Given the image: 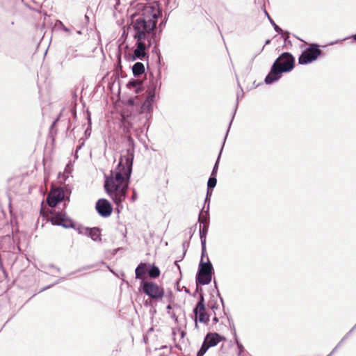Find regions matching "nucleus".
Segmentation results:
<instances>
[{"mask_svg": "<svg viewBox=\"0 0 356 356\" xmlns=\"http://www.w3.org/2000/svg\"><path fill=\"white\" fill-rule=\"evenodd\" d=\"M134 158V148L127 149L126 154L120 157V162L110 176H106L104 188L109 197L118 207L124 201L132 172Z\"/></svg>", "mask_w": 356, "mask_h": 356, "instance_id": "nucleus-1", "label": "nucleus"}, {"mask_svg": "<svg viewBox=\"0 0 356 356\" xmlns=\"http://www.w3.org/2000/svg\"><path fill=\"white\" fill-rule=\"evenodd\" d=\"M159 15V10L156 7L152 6H145L143 10L142 16L137 18L133 22L134 39L137 40H147L148 41V46H149V36L156 27Z\"/></svg>", "mask_w": 356, "mask_h": 356, "instance_id": "nucleus-2", "label": "nucleus"}, {"mask_svg": "<svg viewBox=\"0 0 356 356\" xmlns=\"http://www.w3.org/2000/svg\"><path fill=\"white\" fill-rule=\"evenodd\" d=\"M294 67V58L288 52L281 54L274 62L270 72L265 79L266 84H271L281 78L282 74L290 72Z\"/></svg>", "mask_w": 356, "mask_h": 356, "instance_id": "nucleus-3", "label": "nucleus"}, {"mask_svg": "<svg viewBox=\"0 0 356 356\" xmlns=\"http://www.w3.org/2000/svg\"><path fill=\"white\" fill-rule=\"evenodd\" d=\"M140 286L143 291L152 299H161L164 296L163 287L153 282L142 280Z\"/></svg>", "mask_w": 356, "mask_h": 356, "instance_id": "nucleus-4", "label": "nucleus"}, {"mask_svg": "<svg viewBox=\"0 0 356 356\" xmlns=\"http://www.w3.org/2000/svg\"><path fill=\"white\" fill-rule=\"evenodd\" d=\"M203 256L202 255V258ZM213 266L211 263L208 260L204 263L202 259L200 264V268L197 275L196 282L198 284L205 285L210 283L211 280V273Z\"/></svg>", "mask_w": 356, "mask_h": 356, "instance_id": "nucleus-5", "label": "nucleus"}, {"mask_svg": "<svg viewBox=\"0 0 356 356\" xmlns=\"http://www.w3.org/2000/svg\"><path fill=\"white\" fill-rule=\"evenodd\" d=\"M321 54V51L316 44L312 45L300 56L298 61L300 65H306L315 60Z\"/></svg>", "mask_w": 356, "mask_h": 356, "instance_id": "nucleus-6", "label": "nucleus"}, {"mask_svg": "<svg viewBox=\"0 0 356 356\" xmlns=\"http://www.w3.org/2000/svg\"><path fill=\"white\" fill-rule=\"evenodd\" d=\"M52 225L62 226L65 228L74 227L72 220L63 212H56L53 213L50 218Z\"/></svg>", "mask_w": 356, "mask_h": 356, "instance_id": "nucleus-7", "label": "nucleus"}, {"mask_svg": "<svg viewBox=\"0 0 356 356\" xmlns=\"http://www.w3.org/2000/svg\"><path fill=\"white\" fill-rule=\"evenodd\" d=\"M193 313L195 315V327L198 329L197 322L207 325L209 321V315L207 314L206 307L202 304L200 305L199 308H194Z\"/></svg>", "mask_w": 356, "mask_h": 356, "instance_id": "nucleus-8", "label": "nucleus"}, {"mask_svg": "<svg viewBox=\"0 0 356 356\" xmlns=\"http://www.w3.org/2000/svg\"><path fill=\"white\" fill-rule=\"evenodd\" d=\"M95 207L98 213L102 217H108L113 211L111 203L106 199H99Z\"/></svg>", "mask_w": 356, "mask_h": 356, "instance_id": "nucleus-9", "label": "nucleus"}, {"mask_svg": "<svg viewBox=\"0 0 356 356\" xmlns=\"http://www.w3.org/2000/svg\"><path fill=\"white\" fill-rule=\"evenodd\" d=\"M63 198V190L61 188H55L49 193L47 202L49 207H54L59 202L62 201Z\"/></svg>", "mask_w": 356, "mask_h": 356, "instance_id": "nucleus-10", "label": "nucleus"}, {"mask_svg": "<svg viewBox=\"0 0 356 356\" xmlns=\"http://www.w3.org/2000/svg\"><path fill=\"white\" fill-rule=\"evenodd\" d=\"M198 220L200 222V239H201L202 256H204V252H206V235H207V233L208 231V225H204L202 227L201 224L204 223V221L201 217V215H200Z\"/></svg>", "mask_w": 356, "mask_h": 356, "instance_id": "nucleus-11", "label": "nucleus"}, {"mask_svg": "<svg viewBox=\"0 0 356 356\" xmlns=\"http://www.w3.org/2000/svg\"><path fill=\"white\" fill-rule=\"evenodd\" d=\"M222 340H225V337H221L218 333H209L206 335L204 342L207 344L209 347H213L216 346Z\"/></svg>", "mask_w": 356, "mask_h": 356, "instance_id": "nucleus-12", "label": "nucleus"}, {"mask_svg": "<svg viewBox=\"0 0 356 356\" xmlns=\"http://www.w3.org/2000/svg\"><path fill=\"white\" fill-rule=\"evenodd\" d=\"M137 46L134 50V59L143 60L146 56V44L144 40H137Z\"/></svg>", "mask_w": 356, "mask_h": 356, "instance_id": "nucleus-13", "label": "nucleus"}, {"mask_svg": "<svg viewBox=\"0 0 356 356\" xmlns=\"http://www.w3.org/2000/svg\"><path fill=\"white\" fill-rule=\"evenodd\" d=\"M86 234L88 235L95 241H101L100 230L97 227L86 228Z\"/></svg>", "mask_w": 356, "mask_h": 356, "instance_id": "nucleus-14", "label": "nucleus"}, {"mask_svg": "<svg viewBox=\"0 0 356 356\" xmlns=\"http://www.w3.org/2000/svg\"><path fill=\"white\" fill-rule=\"evenodd\" d=\"M155 97V92L153 90L149 89V94L147 99L144 102L142 108L143 110L147 109L149 110L152 107V102H154V98Z\"/></svg>", "mask_w": 356, "mask_h": 356, "instance_id": "nucleus-15", "label": "nucleus"}, {"mask_svg": "<svg viewBox=\"0 0 356 356\" xmlns=\"http://www.w3.org/2000/svg\"><path fill=\"white\" fill-rule=\"evenodd\" d=\"M147 272V264L145 263H140L135 270L136 279H141Z\"/></svg>", "mask_w": 356, "mask_h": 356, "instance_id": "nucleus-16", "label": "nucleus"}, {"mask_svg": "<svg viewBox=\"0 0 356 356\" xmlns=\"http://www.w3.org/2000/svg\"><path fill=\"white\" fill-rule=\"evenodd\" d=\"M132 72L135 76L141 75L145 72V66L140 62L136 63L132 67Z\"/></svg>", "mask_w": 356, "mask_h": 356, "instance_id": "nucleus-17", "label": "nucleus"}, {"mask_svg": "<svg viewBox=\"0 0 356 356\" xmlns=\"http://www.w3.org/2000/svg\"><path fill=\"white\" fill-rule=\"evenodd\" d=\"M147 273L151 278H157L161 273L159 268L154 265H152L149 269L147 270Z\"/></svg>", "mask_w": 356, "mask_h": 356, "instance_id": "nucleus-18", "label": "nucleus"}, {"mask_svg": "<svg viewBox=\"0 0 356 356\" xmlns=\"http://www.w3.org/2000/svg\"><path fill=\"white\" fill-rule=\"evenodd\" d=\"M216 183H217V179L216 178V177L211 176V177L208 180L207 186L209 188L212 189L216 186Z\"/></svg>", "mask_w": 356, "mask_h": 356, "instance_id": "nucleus-19", "label": "nucleus"}, {"mask_svg": "<svg viewBox=\"0 0 356 356\" xmlns=\"http://www.w3.org/2000/svg\"><path fill=\"white\" fill-rule=\"evenodd\" d=\"M209 348V346L207 344H206L204 342H203L200 350L197 353V356H202L204 354H205V353L207 351Z\"/></svg>", "mask_w": 356, "mask_h": 356, "instance_id": "nucleus-20", "label": "nucleus"}, {"mask_svg": "<svg viewBox=\"0 0 356 356\" xmlns=\"http://www.w3.org/2000/svg\"><path fill=\"white\" fill-rule=\"evenodd\" d=\"M221 149H222V148ZM220 152H222V150H220ZM220 154H221V152H220V154L218 155V159H217V161L215 163V165H214L213 169L212 172H211V176L216 177V175L217 170H218V161H219V159L220 157Z\"/></svg>", "mask_w": 356, "mask_h": 356, "instance_id": "nucleus-21", "label": "nucleus"}, {"mask_svg": "<svg viewBox=\"0 0 356 356\" xmlns=\"http://www.w3.org/2000/svg\"><path fill=\"white\" fill-rule=\"evenodd\" d=\"M270 23L273 24V27H274V29L278 33H281L282 32V30L281 28H280L275 23V22L272 19H270Z\"/></svg>", "mask_w": 356, "mask_h": 356, "instance_id": "nucleus-22", "label": "nucleus"}, {"mask_svg": "<svg viewBox=\"0 0 356 356\" xmlns=\"http://www.w3.org/2000/svg\"><path fill=\"white\" fill-rule=\"evenodd\" d=\"M204 302V297L201 295L200 297V300L198 301V302L195 308H199V306L200 304H202L203 306H205Z\"/></svg>", "mask_w": 356, "mask_h": 356, "instance_id": "nucleus-23", "label": "nucleus"}, {"mask_svg": "<svg viewBox=\"0 0 356 356\" xmlns=\"http://www.w3.org/2000/svg\"><path fill=\"white\" fill-rule=\"evenodd\" d=\"M138 198V195H137V193L136 191L134 189L133 190V194H132V196H131V200L133 202L136 201Z\"/></svg>", "mask_w": 356, "mask_h": 356, "instance_id": "nucleus-24", "label": "nucleus"}, {"mask_svg": "<svg viewBox=\"0 0 356 356\" xmlns=\"http://www.w3.org/2000/svg\"><path fill=\"white\" fill-rule=\"evenodd\" d=\"M236 344L238 346V348L239 349V354L241 353V352L243 350V346H242V344H241L238 340H236Z\"/></svg>", "mask_w": 356, "mask_h": 356, "instance_id": "nucleus-25", "label": "nucleus"}, {"mask_svg": "<svg viewBox=\"0 0 356 356\" xmlns=\"http://www.w3.org/2000/svg\"><path fill=\"white\" fill-rule=\"evenodd\" d=\"M210 201V197H209V190H207V197L205 198V202Z\"/></svg>", "mask_w": 356, "mask_h": 356, "instance_id": "nucleus-26", "label": "nucleus"}, {"mask_svg": "<svg viewBox=\"0 0 356 356\" xmlns=\"http://www.w3.org/2000/svg\"><path fill=\"white\" fill-rule=\"evenodd\" d=\"M175 265L177 267V268H178L179 270H180V266H179V265L178 264V261H176L175 262Z\"/></svg>", "mask_w": 356, "mask_h": 356, "instance_id": "nucleus-27", "label": "nucleus"}, {"mask_svg": "<svg viewBox=\"0 0 356 356\" xmlns=\"http://www.w3.org/2000/svg\"><path fill=\"white\" fill-rule=\"evenodd\" d=\"M207 190H209V197H210L211 195L212 189L208 188Z\"/></svg>", "mask_w": 356, "mask_h": 356, "instance_id": "nucleus-28", "label": "nucleus"}, {"mask_svg": "<svg viewBox=\"0 0 356 356\" xmlns=\"http://www.w3.org/2000/svg\"><path fill=\"white\" fill-rule=\"evenodd\" d=\"M265 14H266V15L268 17V19L270 20V19H271V18H270V17L269 16L268 13L266 10H265Z\"/></svg>", "mask_w": 356, "mask_h": 356, "instance_id": "nucleus-29", "label": "nucleus"}, {"mask_svg": "<svg viewBox=\"0 0 356 356\" xmlns=\"http://www.w3.org/2000/svg\"><path fill=\"white\" fill-rule=\"evenodd\" d=\"M63 30L67 32L70 31V30L67 27H63Z\"/></svg>", "mask_w": 356, "mask_h": 356, "instance_id": "nucleus-30", "label": "nucleus"}, {"mask_svg": "<svg viewBox=\"0 0 356 356\" xmlns=\"http://www.w3.org/2000/svg\"><path fill=\"white\" fill-rule=\"evenodd\" d=\"M270 40H267L266 41V42H265V44H270Z\"/></svg>", "mask_w": 356, "mask_h": 356, "instance_id": "nucleus-31", "label": "nucleus"}, {"mask_svg": "<svg viewBox=\"0 0 356 356\" xmlns=\"http://www.w3.org/2000/svg\"><path fill=\"white\" fill-rule=\"evenodd\" d=\"M213 321H216V322H218V319L217 317H214L213 318Z\"/></svg>", "mask_w": 356, "mask_h": 356, "instance_id": "nucleus-32", "label": "nucleus"}, {"mask_svg": "<svg viewBox=\"0 0 356 356\" xmlns=\"http://www.w3.org/2000/svg\"><path fill=\"white\" fill-rule=\"evenodd\" d=\"M171 309V306L169 305L167 306V309Z\"/></svg>", "mask_w": 356, "mask_h": 356, "instance_id": "nucleus-33", "label": "nucleus"}, {"mask_svg": "<svg viewBox=\"0 0 356 356\" xmlns=\"http://www.w3.org/2000/svg\"><path fill=\"white\" fill-rule=\"evenodd\" d=\"M354 40L356 41V34L354 35Z\"/></svg>", "mask_w": 356, "mask_h": 356, "instance_id": "nucleus-34", "label": "nucleus"}, {"mask_svg": "<svg viewBox=\"0 0 356 356\" xmlns=\"http://www.w3.org/2000/svg\"><path fill=\"white\" fill-rule=\"evenodd\" d=\"M335 349H336V348H335L334 350H332V352L331 353V354H332L333 352H334Z\"/></svg>", "mask_w": 356, "mask_h": 356, "instance_id": "nucleus-35", "label": "nucleus"}]
</instances>
